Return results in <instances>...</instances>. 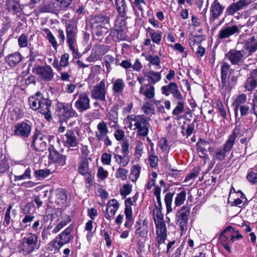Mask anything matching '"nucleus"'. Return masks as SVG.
I'll list each match as a JSON object with an SVG mask.
<instances>
[{"label":"nucleus","mask_w":257,"mask_h":257,"mask_svg":"<svg viewBox=\"0 0 257 257\" xmlns=\"http://www.w3.org/2000/svg\"><path fill=\"white\" fill-rule=\"evenodd\" d=\"M109 16V14L105 13L96 15L91 19V27L96 36L99 37L104 35L110 29Z\"/></svg>","instance_id":"obj_1"},{"label":"nucleus","mask_w":257,"mask_h":257,"mask_svg":"<svg viewBox=\"0 0 257 257\" xmlns=\"http://www.w3.org/2000/svg\"><path fill=\"white\" fill-rule=\"evenodd\" d=\"M38 236L35 233H28L22 238L19 246V251L27 255L38 249L40 244L38 243Z\"/></svg>","instance_id":"obj_2"},{"label":"nucleus","mask_w":257,"mask_h":257,"mask_svg":"<svg viewBox=\"0 0 257 257\" xmlns=\"http://www.w3.org/2000/svg\"><path fill=\"white\" fill-rule=\"evenodd\" d=\"M127 118L131 120L129 127L131 128L133 123L136 127L137 136L145 139L149 134V127L150 126V123L147 118L143 115H128Z\"/></svg>","instance_id":"obj_3"},{"label":"nucleus","mask_w":257,"mask_h":257,"mask_svg":"<svg viewBox=\"0 0 257 257\" xmlns=\"http://www.w3.org/2000/svg\"><path fill=\"white\" fill-rule=\"evenodd\" d=\"M72 230V227L70 226L68 227L61 233L59 234L49 245L56 247L57 249H59L63 245L68 243L70 240L73 239V236L71 234V232Z\"/></svg>","instance_id":"obj_4"},{"label":"nucleus","mask_w":257,"mask_h":257,"mask_svg":"<svg viewBox=\"0 0 257 257\" xmlns=\"http://www.w3.org/2000/svg\"><path fill=\"white\" fill-rule=\"evenodd\" d=\"M78 132L75 130H67L65 134L66 140L64 141V146L68 148H73V149L69 148L67 150V153L73 152H78V140L77 139Z\"/></svg>","instance_id":"obj_5"},{"label":"nucleus","mask_w":257,"mask_h":257,"mask_svg":"<svg viewBox=\"0 0 257 257\" xmlns=\"http://www.w3.org/2000/svg\"><path fill=\"white\" fill-rule=\"evenodd\" d=\"M32 130L31 123L22 121L17 123L14 126L13 134L26 140L30 136Z\"/></svg>","instance_id":"obj_6"},{"label":"nucleus","mask_w":257,"mask_h":257,"mask_svg":"<svg viewBox=\"0 0 257 257\" xmlns=\"http://www.w3.org/2000/svg\"><path fill=\"white\" fill-rule=\"evenodd\" d=\"M58 113L60 118L64 121L77 116L76 111L69 103H59L58 104Z\"/></svg>","instance_id":"obj_7"},{"label":"nucleus","mask_w":257,"mask_h":257,"mask_svg":"<svg viewBox=\"0 0 257 257\" xmlns=\"http://www.w3.org/2000/svg\"><path fill=\"white\" fill-rule=\"evenodd\" d=\"M32 72L38 75L43 80L50 81L53 79L54 73L49 65L36 66L32 69Z\"/></svg>","instance_id":"obj_8"},{"label":"nucleus","mask_w":257,"mask_h":257,"mask_svg":"<svg viewBox=\"0 0 257 257\" xmlns=\"http://www.w3.org/2000/svg\"><path fill=\"white\" fill-rule=\"evenodd\" d=\"M190 209L186 206L182 207L177 214V221L182 232L187 229L188 217L190 215Z\"/></svg>","instance_id":"obj_9"},{"label":"nucleus","mask_w":257,"mask_h":257,"mask_svg":"<svg viewBox=\"0 0 257 257\" xmlns=\"http://www.w3.org/2000/svg\"><path fill=\"white\" fill-rule=\"evenodd\" d=\"M32 145L39 151H43L46 149L47 142L49 136L42 133H36L33 135Z\"/></svg>","instance_id":"obj_10"},{"label":"nucleus","mask_w":257,"mask_h":257,"mask_svg":"<svg viewBox=\"0 0 257 257\" xmlns=\"http://www.w3.org/2000/svg\"><path fill=\"white\" fill-rule=\"evenodd\" d=\"M106 93L105 83L103 80L93 86L91 90V97L101 101H105Z\"/></svg>","instance_id":"obj_11"},{"label":"nucleus","mask_w":257,"mask_h":257,"mask_svg":"<svg viewBox=\"0 0 257 257\" xmlns=\"http://www.w3.org/2000/svg\"><path fill=\"white\" fill-rule=\"evenodd\" d=\"M49 152V158L54 163L59 166H64L66 164L67 156L60 154L53 145L48 148Z\"/></svg>","instance_id":"obj_12"},{"label":"nucleus","mask_w":257,"mask_h":257,"mask_svg":"<svg viewBox=\"0 0 257 257\" xmlns=\"http://www.w3.org/2000/svg\"><path fill=\"white\" fill-rule=\"evenodd\" d=\"M161 91L162 93L166 96H169L172 94L175 99H183V96L179 91L177 84L175 82H170L168 85L162 86Z\"/></svg>","instance_id":"obj_13"},{"label":"nucleus","mask_w":257,"mask_h":257,"mask_svg":"<svg viewBox=\"0 0 257 257\" xmlns=\"http://www.w3.org/2000/svg\"><path fill=\"white\" fill-rule=\"evenodd\" d=\"M156 226V240L160 245L161 243H165L167 239V228L164 220L157 221L155 219Z\"/></svg>","instance_id":"obj_14"},{"label":"nucleus","mask_w":257,"mask_h":257,"mask_svg":"<svg viewBox=\"0 0 257 257\" xmlns=\"http://www.w3.org/2000/svg\"><path fill=\"white\" fill-rule=\"evenodd\" d=\"M77 28L73 24H69L66 27L67 42L71 51L75 52L74 44L76 42Z\"/></svg>","instance_id":"obj_15"},{"label":"nucleus","mask_w":257,"mask_h":257,"mask_svg":"<svg viewBox=\"0 0 257 257\" xmlns=\"http://www.w3.org/2000/svg\"><path fill=\"white\" fill-rule=\"evenodd\" d=\"M75 106L80 112H83L90 108V99L87 94L81 93L78 95V99L75 103Z\"/></svg>","instance_id":"obj_16"},{"label":"nucleus","mask_w":257,"mask_h":257,"mask_svg":"<svg viewBox=\"0 0 257 257\" xmlns=\"http://www.w3.org/2000/svg\"><path fill=\"white\" fill-rule=\"evenodd\" d=\"M250 2L249 0H239L229 5L226 10L227 15H233L236 12L246 8Z\"/></svg>","instance_id":"obj_17"},{"label":"nucleus","mask_w":257,"mask_h":257,"mask_svg":"<svg viewBox=\"0 0 257 257\" xmlns=\"http://www.w3.org/2000/svg\"><path fill=\"white\" fill-rule=\"evenodd\" d=\"M41 13H55L61 11L54 0H46L39 7Z\"/></svg>","instance_id":"obj_18"},{"label":"nucleus","mask_w":257,"mask_h":257,"mask_svg":"<svg viewBox=\"0 0 257 257\" xmlns=\"http://www.w3.org/2000/svg\"><path fill=\"white\" fill-rule=\"evenodd\" d=\"M235 230L231 226H227L225 229L221 233L219 236V239L222 245L227 243L233 244L234 242V236H231V232H234Z\"/></svg>","instance_id":"obj_19"},{"label":"nucleus","mask_w":257,"mask_h":257,"mask_svg":"<svg viewBox=\"0 0 257 257\" xmlns=\"http://www.w3.org/2000/svg\"><path fill=\"white\" fill-rule=\"evenodd\" d=\"M241 27L233 25L226 27L222 29L219 32L218 38L219 39H226L230 36L239 32Z\"/></svg>","instance_id":"obj_20"},{"label":"nucleus","mask_w":257,"mask_h":257,"mask_svg":"<svg viewBox=\"0 0 257 257\" xmlns=\"http://www.w3.org/2000/svg\"><path fill=\"white\" fill-rule=\"evenodd\" d=\"M243 48L247 51L249 55L257 50V38L251 36L246 39L242 43Z\"/></svg>","instance_id":"obj_21"},{"label":"nucleus","mask_w":257,"mask_h":257,"mask_svg":"<svg viewBox=\"0 0 257 257\" xmlns=\"http://www.w3.org/2000/svg\"><path fill=\"white\" fill-rule=\"evenodd\" d=\"M257 86V70L251 72L250 76L247 78L244 84L245 89L252 92Z\"/></svg>","instance_id":"obj_22"},{"label":"nucleus","mask_w":257,"mask_h":257,"mask_svg":"<svg viewBox=\"0 0 257 257\" xmlns=\"http://www.w3.org/2000/svg\"><path fill=\"white\" fill-rule=\"evenodd\" d=\"M225 57L228 59L232 64H237L240 62L243 57L241 51L232 49L225 54Z\"/></svg>","instance_id":"obj_23"},{"label":"nucleus","mask_w":257,"mask_h":257,"mask_svg":"<svg viewBox=\"0 0 257 257\" xmlns=\"http://www.w3.org/2000/svg\"><path fill=\"white\" fill-rule=\"evenodd\" d=\"M237 78L234 75H231V72L226 79V87H223V84L221 83L220 88L222 93H226V92H230V90L235 86L236 84Z\"/></svg>","instance_id":"obj_24"},{"label":"nucleus","mask_w":257,"mask_h":257,"mask_svg":"<svg viewBox=\"0 0 257 257\" xmlns=\"http://www.w3.org/2000/svg\"><path fill=\"white\" fill-rule=\"evenodd\" d=\"M148 222L146 219L142 223L141 221H137L135 225L136 234L142 237H147L148 233Z\"/></svg>","instance_id":"obj_25"},{"label":"nucleus","mask_w":257,"mask_h":257,"mask_svg":"<svg viewBox=\"0 0 257 257\" xmlns=\"http://www.w3.org/2000/svg\"><path fill=\"white\" fill-rule=\"evenodd\" d=\"M97 130L95 132V137L98 142H100L103 138L107 136L108 129L104 121H101L97 124Z\"/></svg>","instance_id":"obj_26"},{"label":"nucleus","mask_w":257,"mask_h":257,"mask_svg":"<svg viewBox=\"0 0 257 257\" xmlns=\"http://www.w3.org/2000/svg\"><path fill=\"white\" fill-rule=\"evenodd\" d=\"M224 7L221 5L217 0H214L211 6L210 12L213 19H217L222 15Z\"/></svg>","instance_id":"obj_27"},{"label":"nucleus","mask_w":257,"mask_h":257,"mask_svg":"<svg viewBox=\"0 0 257 257\" xmlns=\"http://www.w3.org/2000/svg\"><path fill=\"white\" fill-rule=\"evenodd\" d=\"M22 60V55L19 52L11 54L6 58V61L11 67H15Z\"/></svg>","instance_id":"obj_28"},{"label":"nucleus","mask_w":257,"mask_h":257,"mask_svg":"<svg viewBox=\"0 0 257 257\" xmlns=\"http://www.w3.org/2000/svg\"><path fill=\"white\" fill-rule=\"evenodd\" d=\"M139 92L148 98L152 99L155 96V87L152 85L148 84L141 86Z\"/></svg>","instance_id":"obj_29"},{"label":"nucleus","mask_w":257,"mask_h":257,"mask_svg":"<svg viewBox=\"0 0 257 257\" xmlns=\"http://www.w3.org/2000/svg\"><path fill=\"white\" fill-rule=\"evenodd\" d=\"M34 216L31 215H27L22 219V222L20 223L19 225L13 224V227L14 229L22 230L25 229L28 225H30V223L33 220Z\"/></svg>","instance_id":"obj_30"},{"label":"nucleus","mask_w":257,"mask_h":257,"mask_svg":"<svg viewBox=\"0 0 257 257\" xmlns=\"http://www.w3.org/2000/svg\"><path fill=\"white\" fill-rule=\"evenodd\" d=\"M12 212V214L13 216H15L17 214V211L16 209L12 210V205L11 204L9 205L8 209L5 213V219L3 222V224L5 226H8L9 225L11 221L12 220V224H14V221L11 219V213Z\"/></svg>","instance_id":"obj_31"},{"label":"nucleus","mask_w":257,"mask_h":257,"mask_svg":"<svg viewBox=\"0 0 257 257\" xmlns=\"http://www.w3.org/2000/svg\"><path fill=\"white\" fill-rule=\"evenodd\" d=\"M230 66L226 63H223L221 66V83L223 87H226V79L228 73L230 70Z\"/></svg>","instance_id":"obj_32"},{"label":"nucleus","mask_w":257,"mask_h":257,"mask_svg":"<svg viewBox=\"0 0 257 257\" xmlns=\"http://www.w3.org/2000/svg\"><path fill=\"white\" fill-rule=\"evenodd\" d=\"M116 8L119 12L120 17L124 18L126 17V5L124 0H115Z\"/></svg>","instance_id":"obj_33"},{"label":"nucleus","mask_w":257,"mask_h":257,"mask_svg":"<svg viewBox=\"0 0 257 257\" xmlns=\"http://www.w3.org/2000/svg\"><path fill=\"white\" fill-rule=\"evenodd\" d=\"M237 135L234 132V131L233 133L229 135L227 140L226 141L225 143L223 145V148L226 150L228 153H229L230 151L231 150L233 147L235 141L236 139Z\"/></svg>","instance_id":"obj_34"},{"label":"nucleus","mask_w":257,"mask_h":257,"mask_svg":"<svg viewBox=\"0 0 257 257\" xmlns=\"http://www.w3.org/2000/svg\"><path fill=\"white\" fill-rule=\"evenodd\" d=\"M125 86L124 81L122 79H117L113 83L112 90L115 93H119L123 91Z\"/></svg>","instance_id":"obj_35"},{"label":"nucleus","mask_w":257,"mask_h":257,"mask_svg":"<svg viewBox=\"0 0 257 257\" xmlns=\"http://www.w3.org/2000/svg\"><path fill=\"white\" fill-rule=\"evenodd\" d=\"M51 106V101L49 99L47 98L42 99L41 100L40 108H39L38 110L41 113H46L50 110Z\"/></svg>","instance_id":"obj_36"},{"label":"nucleus","mask_w":257,"mask_h":257,"mask_svg":"<svg viewBox=\"0 0 257 257\" xmlns=\"http://www.w3.org/2000/svg\"><path fill=\"white\" fill-rule=\"evenodd\" d=\"M78 171L82 175L90 176L88 162L87 160L84 159L80 163L78 167Z\"/></svg>","instance_id":"obj_37"},{"label":"nucleus","mask_w":257,"mask_h":257,"mask_svg":"<svg viewBox=\"0 0 257 257\" xmlns=\"http://www.w3.org/2000/svg\"><path fill=\"white\" fill-rule=\"evenodd\" d=\"M179 101L177 102L176 106L172 111V114L178 116L180 118V115L184 111V101L183 99L178 100Z\"/></svg>","instance_id":"obj_38"},{"label":"nucleus","mask_w":257,"mask_h":257,"mask_svg":"<svg viewBox=\"0 0 257 257\" xmlns=\"http://www.w3.org/2000/svg\"><path fill=\"white\" fill-rule=\"evenodd\" d=\"M239 110L240 116H244L247 115L248 112L250 111L249 106L244 104L238 106H235L234 112L236 118L238 116V110Z\"/></svg>","instance_id":"obj_39"},{"label":"nucleus","mask_w":257,"mask_h":257,"mask_svg":"<svg viewBox=\"0 0 257 257\" xmlns=\"http://www.w3.org/2000/svg\"><path fill=\"white\" fill-rule=\"evenodd\" d=\"M122 33V30L120 28L115 27V28L111 30L110 34L114 41H119L124 38Z\"/></svg>","instance_id":"obj_40"},{"label":"nucleus","mask_w":257,"mask_h":257,"mask_svg":"<svg viewBox=\"0 0 257 257\" xmlns=\"http://www.w3.org/2000/svg\"><path fill=\"white\" fill-rule=\"evenodd\" d=\"M228 154L229 153L223 148H218L214 152V158L219 161H223Z\"/></svg>","instance_id":"obj_41"},{"label":"nucleus","mask_w":257,"mask_h":257,"mask_svg":"<svg viewBox=\"0 0 257 257\" xmlns=\"http://www.w3.org/2000/svg\"><path fill=\"white\" fill-rule=\"evenodd\" d=\"M147 78L150 79L153 84L159 81L161 79V75L160 73L154 71H151L144 73Z\"/></svg>","instance_id":"obj_42"},{"label":"nucleus","mask_w":257,"mask_h":257,"mask_svg":"<svg viewBox=\"0 0 257 257\" xmlns=\"http://www.w3.org/2000/svg\"><path fill=\"white\" fill-rule=\"evenodd\" d=\"M51 174L50 169H40L36 170L34 172V175L37 180H41L47 177Z\"/></svg>","instance_id":"obj_43"},{"label":"nucleus","mask_w":257,"mask_h":257,"mask_svg":"<svg viewBox=\"0 0 257 257\" xmlns=\"http://www.w3.org/2000/svg\"><path fill=\"white\" fill-rule=\"evenodd\" d=\"M67 195L63 190H58L56 193V202L59 204H63L67 200Z\"/></svg>","instance_id":"obj_44"},{"label":"nucleus","mask_w":257,"mask_h":257,"mask_svg":"<svg viewBox=\"0 0 257 257\" xmlns=\"http://www.w3.org/2000/svg\"><path fill=\"white\" fill-rule=\"evenodd\" d=\"M186 192L185 190H182L180 192L177 193L175 198V204L176 206H180L182 205L186 200Z\"/></svg>","instance_id":"obj_45"},{"label":"nucleus","mask_w":257,"mask_h":257,"mask_svg":"<svg viewBox=\"0 0 257 257\" xmlns=\"http://www.w3.org/2000/svg\"><path fill=\"white\" fill-rule=\"evenodd\" d=\"M103 60L106 69V73H108L111 70V65L115 62L116 59L110 55H107L104 57Z\"/></svg>","instance_id":"obj_46"},{"label":"nucleus","mask_w":257,"mask_h":257,"mask_svg":"<svg viewBox=\"0 0 257 257\" xmlns=\"http://www.w3.org/2000/svg\"><path fill=\"white\" fill-rule=\"evenodd\" d=\"M127 156L114 154V158L115 159V162L120 166L124 167L127 165L129 162V159L126 158Z\"/></svg>","instance_id":"obj_47"},{"label":"nucleus","mask_w":257,"mask_h":257,"mask_svg":"<svg viewBox=\"0 0 257 257\" xmlns=\"http://www.w3.org/2000/svg\"><path fill=\"white\" fill-rule=\"evenodd\" d=\"M210 147V145L208 142L201 140L198 143V150L203 155L206 154L208 150L209 149Z\"/></svg>","instance_id":"obj_48"},{"label":"nucleus","mask_w":257,"mask_h":257,"mask_svg":"<svg viewBox=\"0 0 257 257\" xmlns=\"http://www.w3.org/2000/svg\"><path fill=\"white\" fill-rule=\"evenodd\" d=\"M142 110L147 115L151 116L155 113V107L150 102L145 103L142 106Z\"/></svg>","instance_id":"obj_49"},{"label":"nucleus","mask_w":257,"mask_h":257,"mask_svg":"<svg viewBox=\"0 0 257 257\" xmlns=\"http://www.w3.org/2000/svg\"><path fill=\"white\" fill-rule=\"evenodd\" d=\"M174 193L169 192L167 193L165 196V202L167 208V213H169L172 211L171 204L173 200L174 196Z\"/></svg>","instance_id":"obj_50"},{"label":"nucleus","mask_w":257,"mask_h":257,"mask_svg":"<svg viewBox=\"0 0 257 257\" xmlns=\"http://www.w3.org/2000/svg\"><path fill=\"white\" fill-rule=\"evenodd\" d=\"M44 31L47 34V38L49 42L51 44L53 47L56 49L58 46V44L55 38L48 29H45Z\"/></svg>","instance_id":"obj_51"},{"label":"nucleus","mask_w":257,"mask_h":257,"mask_svg":"<svg viewBox=\"0 0 257 257\" xmlns=\"http://www.w3.org/2000/svg\"><path fill=\"white\" fill-rule=\"evenodd\" d=\"M15 180L19 181L22 180L30 179L31 178V170L30 167L27 168L24 174L20 175L15 176Z\"/></svg>","instance_id":"obj_52"},{"label":"nucleus","mask_w":257,"mask_h":257,"mask_svg":"<svg viewBox=\"0 0 257 257\" xmlns=\"http://www.w3.org/2000/svg\"><path fill=\"white\" fill-rule=\"evenodd\" d=\"M40 102L41 100L36 98L35 97H30L29 98L30 106L34 110H38L39 108H40Z\"/></svg>","instance_id":"obj_53"},{"label":"nucleus","mask_w":257,"mask_h":257,"mask_svg":"<svg viewBox=\"0 0 257 257\" xmlns=\"http://www.w3.org/2000/svg\"><path fill=\"white\" fill-rule=\"evenodd\" d=\"M7 6L9 11H14V13L19 12L20 9V5L16 3L15 0H11L9 2V3L7 1Z\"/></svg>","instance_id":"obj_54"},{"label":"nucleus","mask_w":257,"mask_h":257,"mask_svg":"<svg viewBox=\"0 0 257 257\" xmlns=\"http://www.w3.org/2000/svg\"><path fill=\"white\" fill-rule=\"evenodd\" d=\"M145 59L152 65H155L157 67L160 66V59L158 56L150 55L146 56Z\"/></svg>","instance_id":"obj_55"},{"label":"nucleus","mask_w":257,"mask_h":257,"mask_svg":"<svg viewBox=\"0 0 257 257\" xmlns=\"http://www.w3.org/2000/svg\"><path fill=\"white\" fill-rule=\"evenodd\" d=\"M247 100L246 95L244 93H242L238 95L235 100L234 104L235 106H238L241 105L245 104Z\"/></svg>","instance_id":"obj_56"},{"label":"nucleus","mask_w":257,"mask_h":257,"mask_svg":"<svg viewBox=\"0 0 257 257\" xmlns=\"http://www.w3.org/2000/svg\"><path fill=\"white\" fill-rule=\"evenodd\" d=\"M150 37L154 43L159 45L162 40V33L160 31H157L153 34H151Z\"/></svg>","instance_id":"obj_57"},{"label":"nucleus","mask_w":257,"mask_h":257,"mask_svg":"<svg viewBox=\"0 0 257 257\" xmlns=\"http://www.w3.org/2000/svg\"><path fill=\"white\" fill-rule=\"evenodd\" d=\"M128 171L124 168L119 167L115 173V177L117 178H121L122 180H125L127 178V173Z\"/></svg>","instance_id":"obj_58"},{"label":"nucleus","mask_w":257,"mask_h":257,"mask_svg":"<svg viewBox=\"0 0 257 257\" xmlns=\"http://www.w3.org/2000/svg\"><path fill=\"white\" fill-rule=\"evenodd\" d=\"M61 10H65L71 4L72 0H54Z\"/></svg>","instance_id":"obj_59"},{"label":"nucleus","mask_w":257,"mask_h":257,"mask_svg":"<svg viewBox=\"0 0 257 257\" xmlns=\"http://www.w3.org/2000/svg\"><path fill=\"white\" fill-rule=\"evenodd\" d=\"M162 209H159V208H155L153 211V214L154 216V221L155 222V219L157 221H162L164 220L163 219V214L161 212Z\"/></svg>","instance_id":"obj_60"},{"label":"nucleus","mask_w":257,"mask_h":257,"mask_svg":"<svg viewBox=\"0 0 257 257\" xmlns=\"http://www.w3.org/2000/svg\"><path fill=\"white\" fill-rule=\"evenodd\" d=\"M143 150L144 146L143 143L141 141H137L135 147V155L139 157H141Z\"/></svg>","instance_id":"obj_61"},{"label":"nucleus","mask_w":257,"mask_h":257,"mask_svg":"<svg viewBox=\"0 0 257 257\" xmlns=\"http://www.w3.org/2000/svg\"><path fill=\"white\" fill-rule=\"evenodd\" d=\"M101 160L103 164L109 165L111 161V155L107 153H104L101 155Z\"/></svg>","instance_id":"obj_62"},{"label":"nucleus","mask_w":257,"mask_h":257,"mask_svg":"<svg viewBox=\"0 0 257 257\" xmlns=\"http://www.w3.org/2000/svg\"><path fill=\"white\" fill-rule=\"evenodd\" d=\"M18 45L21 48L26 47L28 45V39L27 36L23 34L18 39Z\"/></svg>","instance_id":"obj_63"},{"label":"nucleus","mask_w":257,"mask_h":257,"mask_svg":"<svg viewBox=\"0 0 257 257\" xmlns=\"http://www.w3.org/2000/svg\"><path fill=\"white\" fill-rule=\"evenodd\" d=\"M132 191V187L128 184H124L120 189V194L121 196L125 197L130 194Z\"/></svg>","instance_id":"obj_64"}]
</instances>
